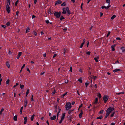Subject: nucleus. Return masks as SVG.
Listing matches in <instances>:
<instances>
[{
	"label": "nucleus",
	"instance_id": "obj_58",
	"mask_svg": "<svg viewBox=\"0 0 125 125\" xmlns=\"http://www.w3.org/2000/svg\"><path fill=\"white\" fill-rule=\"evenodd\" d=\"M33 118L34 117L32 116H31V121H33Z\"/></svg>",
	"mask_w": 125,
	"mask_h": 125
},
{
	"label": "nucleus",
	"instance_id": "obj_21",
	"mask_svg": "<svg viewBox=\"0 0 125 125\" xmlns=\"http://www.w3.org/2000/svg\"><path fill=\"white\" fill-rule=\"evenodd\" d=\"M103 118V116L102 115H101L100 116L97 117L96 118V119H101Z\"/></svg>",
	"mask_w": 125,
	"mask_h": 125
},
{
	"label": "nucleus",
	"instance_id": "obj_26",
	"mask_svg": "<svg viewBox=\"0 0 125 125\" xmlns=\"http://www.w3.org/2000/svg\"><path fill=\"white\" fill-rule=\"evenodd\" d=\"M10 21L8 22L6 24L7 26H10Z\"/></svg>",
	"mask_w": 125,
	"mask_h": 125
},
{
	"label": "nucleus",
	"instance_id": "obj_35",
	"mask_svg": "<svg viewBox=\"0 0 125 125\" xmlns=\"http://www.w3.org/2000/svg\"><path fill=\"white\" fill-rule=\"evenodd\" d=\"M67 92H66L64 94H63L62 95V97H63L64 96H65L67 94Z\"/></svg>",
	"mask_w": 125,
	"mask_h": 125
},
{
	"label": "nucleus",
	"instance_id": "obj_31",
	"mask_svg": "<svg viewBox=\"0 0 125 125\" xmlns=\"http://www.w3.org/2000/svg\"><path fill=\"white\" fill-rule=\"evenodd\" d=\"M110 0H106V2L107 3H108V5H110Z\"/></svg>",
	"mask_w": 125,
	"mask_h": 125
},
{
	"label": "nucleus",
	"instance_id": "obj_12",
	"mask_svg": "<svg viewBox=\"0 0 125 125\" xmlns=\"http://www.w3.org/2000/svg\"><path fill=\"white\" fill-rule=\"evenodd\" d=\"M83 113V112L82 110H81V113H80L79 115V117L80 118H81L82 117V115Z\"/></svg>",
	"mask_w": 125,
	"mask_h": 125
},
{
	"label": "nucleus",
	"instance_id": "obj_23",
	"mask_svg": "<svg viewBox=\"0 0 125 125\" xmlns=\"http://www.w3.org/2000/svg\"><path fill=\"white\" fill-rule=\"evenodd\" d=\"M78 81H79L80 83H82V78L80 77L79 79H78Z\"/></svg>",
	"mask_w": 125,
	"mask_h": 125
},
{
	"label": "nucleus",
	"instance_id": "obj_27",
	"mask_svg": "<svg viewBox=\"0 0 125 125\" xmlns=\"http://www.w3.org/2000/svg\"><path fill=\"white\" fill-rule=\"evenodd\" d=\"M20 87L21 89H23L24 87V86L23 85H21V84H20Z\"/></svg>",
	"mask_w": 125,
	"mask_h": 125
},
{
	"label": "nucleus",
	"instance_id": "obj_56",
	"mask_svg": "<svg viewBox=\"0 0 125 125\" xmlns=\"http://www.w3.org/2000/svg\"><path fill=\"white\" fill-rule=\"evenodd\" d=\"M64 117H63V116H62V117H61V120H63V119H64Z\"/></svg>",
	"mask_w": 125,
	"mask_h": 125
},
{
	"label": "nucleus",
	"instance_id": "obj_7",
	"mask_svg": "<svg viewBox=\"0 0 125 125\" xmlns=\"http://www.w3.org/2000/svg\"><path fill=\"white\" fill-rule=\"evenodd\" d=\"M62 3V1L60 0H58L55 3V5L56 6L57 4H61Z\"/></svg>",
	"mask_w": 125,
	"mask_h": 125
},
{
	"label": "nucleus",
	"instance_id": "obj_50",
	"mask_svg": "<svg viewBox=\"0 0 125 125\" xmlns=\"http://www.w3.org/2000/svg\"><path fill=\"white\" fill-rule=\"evenodd\" d=\"M24 121H27V117H25L24 118Z\"/></svg>",
	"mask_w": 125,
	"mask_h": 125
},
{
	"label": "nucleus",
	"instance_id": "obj_16",
	"mask_svg": "<svg viewBox=\"0 0 125 125\" xmlns=\"http://www.w3.org/2000/svg\"><path fill=\"white\" fill-rule=\"evenodd\" d=\"M6 66L8 67V68H9L10 66V64L8 61H7L6 63Z\"/></svg>",
	"mask_w": 125,
	"mask_h": 125
},
{
	"label": "nucleus",
	"instance_id": "obj_19",
	"mask_svg": "<svg viewBox=\"0 0 125 125\" xmlns=\"http://www.w3.org/2000/svg\"><path fill=\"white\" fill-rule=\"evenodd\" d=\"M98 98H96L95 99V102H94V104H97L98 103Z\"/></svg>",
	"mask_w": 125,
	"mask_h": 125
},
{
	"label": "nucleus",
	"instance_id": "obj_34",
	"mask_svg": "<svg viewBox=\"0 0 125 125\" xmlns=\"http://www.w3.org/2000/svg\"><path fill=\"white\" fill-rule=\"evenodd\" d=\"M19 0H17L15 3V5L16 6H17V4L19 2Z\"/></svg>",
	"mask_w": 125,
	"mask_h": 125
},
{
	"label": "nucleus",
	"instance_id": "obj_28",
	"mask_svg": "<svg viewBox=\"0 0 125 125\" xmlns=\"http://www.w3.org/2000/svg\"><path fill=\"white\" fill-rule=\"evenodd\" d=\"M66 49H64V52L62 54L63 55H65V54L66 52Z\"/></svg>",
	"mask_w": 125,
	"mask_h": 125
},
{
	"label": "nucleus",
	"instance_id": "obj_52",
	"mask_svg": "<svg viewBox=\"0 0 125 125\" xmlns=\"http://www.w3.org/2000/svg\"><path fill=\"white\" fill-rule=\"evenodd\" d=\"M25 66V64H24L22 66L21 69H22Z\"/></svg>",
	"mask_w": 125,
	"mask_h": 125
},
{
	"label": "nucleus",
	"instance_id": "obj_17",
	"mask_svg": "<svg viewBox=\"0 0 125 125\" xmlns=\"http://www.w3.org/2000/svg\"><path fill=\"white\" fill-rule=\"evenodd\" d=\"M121 49L122 50V52H124L125 51V49L124 47H121Z\"/></svg>",
	"mask_w": 125,
	"mask_h": 125
},
{
	"label": "nucleus",
	"instance_id": "obj_24",
	"mask_svg": "<svg viewBox=\"0 0 125 125\" xmlns=\"http://www.w3.org/2000/svg\"><path fill=\"white\" fill-rule=\"evenodd\" d=\"M116 17V16L115 15H114L111 18V20H113Z\"/></svg>",
	"mask_w": 125,
	"mask_h": 125
},
{
	"label": "nucleus",
	"instance_id": "obj_41",
	"mask_svg": "<svg viewBox=\"0 0 125 125\" xmlns=\"http://www.w3.org/2000/svg\"><path fill=\"white\" fill-rule=\"evenodd\" d=\"M45 22L47 24H48L50 23L49 21L48 20H46Z\"/></svg>",
	"mask_w": 125,
	"mask_h": 125
},
{
	"label": "nucleus",
	"instance_id": "obj_6",
	"mask_svg": "<svg viewBox=\"0 0 125 125\" xmlns=\"http://www.w3.org/2000/svg\"><path fill=\"white\" fill-rule=\"evenodd\" d=\"M28 103V101L27 99L26 98L25 99L24 101V107L25 108L27 106Z\"/></svg>",
	"mask_w": 125,
	"mask_h": 125
},
{
	"label": "nucleus",
	"instance_id": "obj_46",
	"mask_svg": "<svg viewBox=\"0 0 125 125\" xmlns=\"http://www.w3.org/2000/svg\"><path fill=\"white\" fill-rule=\"evenodd\" d=\"M88 74L89 75H91V72L90 71H89V70H88Z\"/></svg>",
	"mask_w": 125,
	"mask_h": 125
},
{
	"label": "nucleus",
	"instance_id": "obj_25",
	"mask_svg": "<svg viewBox=\"0 0 125 125\" xmlns=\"http://www.w3.org/2000/svg\"><path fill=\"white\" fill-rule=\"evenodd\" d=\"M23 106H22L21 108L20 109V113L21 114L22 113V110H23Z\"/></svg>",
	"mask_w": 125,
	"mask_h": 125
},
{
	"label": "nucleus",
	"instance_id": "obj_39",
	"mask_svg": "<svg viewBox=\"0 0 125 125\" xmlns=\"http://www.w3.org/2000/svg\"><path fill=\"white\" fill-rule=\"evenodd\" d=\"M85 84L86 87H87L89 84V83L88 82H86L85 83Z\"/></svg>",
	"mask_w": 125,
	"mask_h": 125
},
{
	"label": "nucleus",
	"instance_id": "obj_11",
	"mask_svg": "<svg viewBox=\"0 0 125 125\" xmlns=\"http://www.w3.org/2000/svg\"><path fill=\"white\" fill-rule=\"evenodd\" d=\"M56 117V115H53V116L51 117L50 118L52 120H55Z\"/></svg>",
	"mask_w": 125,
	"mask_h": 125
},
{
	"label": "nucleus",
	"instance_id": "obj_47",
	"mask_svg": "<svg viewBox=\"0 0 125 125\" xmlns=\"http://www.w3.org/2000/svg\"><path fill=\"white\" fill-rule=\"evenodd\" d=\"M1 27L5 29L6 27V26L5 25H1Z\"/></svg>",
	"mask_w": 125,
	"mask_h": 125
},
{
	"label": "nucleus",
	"instance_id": "obj_63",
	"mask_svg": "<svg viewBox=\"0 0 125 125\" xmlns=\"http://www.w3.org/2000/svg\"><path fill=\"white\" fill-rule=\"evenodd\" d=\"M100 17H102L103 15V13L102 12H100Z\"/></svg>",
	"mask_w": 125,
	"mask_h": 125
},
{
	"label": "nucleus",
	"instance_id": "obj_32",
	"mask_svg": "<svg viewBox=\"0 0 125 125\" xmlns=\"http://www.w3.org/2000/svg\"><path fill=\"white\" fill-rule=\"evenodd\" d=\"M110 114V113H109L108 111H107V110H106V115L107 116H108Z\"/></svg>",
	"mask_w": 125,
	"mask_h": 125
},
{
	"label": "nucleus",
	"instance_id": "obj_5",
	"mask_svg": "<svg viewBox=\"0 0 125 125\" xmlns=\"http://www.w3.org/2000/svg\"><path fill=\"white\" fill-rule=\"evenodd\" d=\"M10 8L9 6V5L7 4L6 6V10L8 13H9L10 11Z\"/></svg>",
	"mask_w": 125,
	"mask_h": 125
},
{
	"label": "nucleus",
	"instance_id": "obj_54",
	"mask_svg": "<svg viewBox=\"0 0 125 125\" xmlns=\"http://www.w3.org/2000/svg\"><path fill=\"white\" fill-rule=\"evenodd\" d=\"M91 53V52H90L89 51L88 52H86V54L88 55H90V54Z\"/></svg>",
	"mask_w": 125,
	"mask_h": 125
},
{
	"label": "nucleus",
	"instance_id": "obj_36",
	"mask_svg": "<svg viewBox=\"0 0 125 125\" xmlns=\"http://www.w3.org/2000/svg\"><path fill=\"white\" fill-rule=\"evenodd\" d=\"M66 5V3L65 2H64L61 5V6H65Z\"/></svg>",
	"mask_w": 125,
	"mask_h": 125
},
{
	"label": "nucleus",
	"instance_id": "obj_1",
	"mask_svg": "<svg viewBox=\"0 0 125 125\" xmlns=\"http://www.w3.org/2000/svg\"><path fill=\"white\" fill-rule=\"evenodd\" d=\"M71 104V103L69 102L67 103H66L65 107L66 108V110H68L71 108L72 107Z\"/></svg>",
	"mask_w": 125,
	"mask_h": 125
},
{
	"label": "nucleus",
	"instance_id": "obj_13",
	"mask_svg": "<svg viewBox=\"0 0 125 125\" xmlns=\"http://www.w3.org/2000/svg\"><path fill=\"white\" fill-rule=\"evenodd\" d=\"M115 46V44H114L112 46H111L112 50V51H114L115 50L114 47Z\"/></svg>",
	"mask_w": 125,
	"mask_h": 125
},
{
	"label": "nucleus",
	"instance_id": "obj_64",
	"mask_svg": "<svg viewBox=\"0 0 125 125\" xmlns=\"http://www.w3.org/2000/svg\"><path fill=\"white\" fill-rule=\"evenodd\" d=\"M79 71L81 73H82V70L81 69H79Z\"/></svg>",
	"mask_w": 125,
	"mask_h": 125
},
{
	"label": "nucleus",
	"instance_id": "obj_20",
	"mask_svg": "<svg viewBox=\"0 0 125 125\" xmlns=\"http://www.w3.org/2000/svg\"><path fill=\"white\" fill-rule=\"evenodd\" d=\"M30 30V28L29 27H28L26 29V33H27L28 32H29V31Z\"/></svg>",
	"mask_w": 125,
	"mask_h": 125
},
{
	"label": "nucleus",
	"instance_id": "obj_33",
	"mask_svg": "<svg viewBox=\"0 0 125 125\" xmlns=\"http://www.w3.org/2000/svg\"><path fill=\"white\" fill-rule=\"evenodd\" d=\"M115 114V112H114L111 115L110 117L111 118Z\"/></svg>",
	"mask_w": 125,
	"mask_h": 125
},
{
	"label": "nucleus",
	"instance_id": "obj_55",
	"mask_svg": "<svg viewBox=\"0 0 125 125\" xmlns=\"http://www.w3.org/2000/svg\"><path fill=\"white\" fill-rule=\"evenodd\" d=\"M29 89H28L27 91H26V94H28L29 93Z\"/></svg>",
	"mask_w": 125,
	"mask_h": 125
},
{
	"label": "nucleus",
	"instance_id": "obj_40",
	"mask_svg": "<svg viewBox=\"0 0 125 125\" xmlns=\"http://www.w3.org/2000/svg\"><path fill=\"white\" fill-rule=\"evenodd\" d=\"M31 101H34V100L33 99V95H31Z\"/></svg>",
	"mask_w": 125,
	"mask_h": 125
},
{
	"label": "nucleus",
	"instance_id": "obj_22",
	"mask_svg": "<svg viewBox=\"0 0 125 125\" xmlns=\"http://www.w3.org/2000/svg\"><path fill=\"white\" fill-rule=\"evenodd\" d=\"M13 119L15 121H16L17 120V118L16 115H15L13 117Z\"/></svg>",
	"mask_w": 125,
	"mask_h": 125
},
{
	"label": "nucleus",
	"instance_id": "obj_4",
	"mask_svg": "<svg viewBox=\"0 0 125 125\" xmlns=\"http://www.w3.org/2000/svg\"><path fill=\"white\" fill-rule=\"evenodd\" d=\"M114 110V107H109L106 110L110 113Z\"/></svg>",
	"mask_w": 125,
	"mask_h": 125
},
{
	"label": "nucleus",
	"instance_id": "obj_51",
	"mask_svg": "<svg viewBox=\"0 0 125 125\" xmlns=\"http://www.w3.org/2000/svg\"><path fill=\"white\" fill-rule=\"evenodd\" d=\"M83 106V104H81L79 106V108L78 109V110L79 109H80V108H81V107H82Z\"/></svg>",
	"mask_w": 125,
	"mask_h": 125
},
{
	"label": "nucleus",
	"instance_id": "obj_9",
	"mask_svg": "<svg viewBox=\"0 0 125 125\" xmlns=\"http://www.w3.org/2000/svg\"><path fill=\"white\" fill-rule=\"evenodd\" d=\"M118 71H120V72H122V71L120 69H115L113 71V72L114 73H115V72H117Z\"/></svg>",
	"mask_w": 125,
	"mask_h": 125
},
{
	"label": "nucleus",
	"instance_id": "obj_60",
	"mask_svg": "<svg viewBox=\"0 0 125 125\" xmlns=\"http://www.w3.org/2000/svg\"><path fill=\"white\" fill-rule=\"evenodd\" d=\"M19 11H17V12H16V15L17 16H18V14H19Z\"/></svg>",
	"mask_w": 125,
	"mask_h": 125
},
{
	"label": "nucleus",
	"instance_id": "obj_2",
	"mask_svg": "<svg viewBox=\"0 0 125 125\" xmlns=\"http://www.w3.org/2000/svg\"><path fill=\"white\" fill-rule=\"evenodd\" d=\"M53 14L54 16L56 17L57 18H59L61 16V12H58V11H54Z\"/></svg>",
	"mask_w": 125,
	"mask_h": 125
},
{
	"label": "nucleus",
	"instance_id": "obj_45",
	"mask_svg": "<svg viewBox=\"0 0 125 125\" xmlns=\"http://www.w3.org/2000/svg\"><path fill=\"white\" fill-rule=\"evenodd\" d=\"M84 44V43H82L80 46V48H82L83 47V45Z\"/></svg>",
	"mask_w": 125,
	"mask_h": 125
},
{
	"label": "nucleus",
	"instance_id": "obj_49",
	"mask_svg": "<svg viewBox=\"0 0 125 125\" xmlns=\"http://www.w3.org/2000/svg\"><path fill=\"white\" fill-rule=\"evenodd\" d=\"M97 77L96 76H93V79H94V80H95L96 79V78Z\"/></svg>",
	"mask_w": 125,
	"mask_h": 125
},
{
	"label": "nucleus",
	"instance_id": "obj_48",
	"mask_svg": "<svg viewBox=\"0 0 125 125\" xmlns=\"http://www.w3.org/2000/svg\"><path fill=\"white\" fill-rule=\"evenodd\" d=\"M55 93V90H54L52 92V95H54Z\"/></svg>",
	"mask_w": 125,
	"mask_h": 125
},
{
	"label": "nucleus",
	"instance_id": "obj_10",
	"mask_svg": "<svg viewBox=\"0 0 125 125\" xmlns=\"http://www.w3.org/2000/svg\"><path fill=\"white\" fill-rule=\"evenodd\" d=\"M63 11L62 12V14H65L66 12V8H64L63 9H62Z\"/></svg>",
	"mask_w": 125,
	"mask_h": 125
},
{
	"label": "nucleus",
	"instance_id": "obj_59",
	"mask_svg": "<svg viewBox=\"0 0 125 125\" xmlns=\"http://www.w3.org/2000/svg\"><path fill=\"white\" fill-rule=\"evenodd\" d=\"M56 56H57V54H54L53 56V58H54Z\"/></svg>",
	"mask_w": 125,
	"mask_h": 125
},
{
	"label": "nucleus",
	"instance_id": "obj_37",
	"mask_svg": "<svg viewBox=\"0 0 125 125\" xmlns=\"http://www.w3.org/2000/svg\"><path fill=\"white\" fill-rule=\"evenodd\" d=\"M111 6L110 5H108V6L107 7H106V8L105 9L107 10V9L109 8Z\"/></svg>",
	"mask_w": 125,
	"mask_h": 125
},
{
	"label": "nucleus",
	"instance_id": "obj_29",
	"mask_svg": "<svg viewBox=\"0 0 125 125\" xmlns=\"http://www.w3.org/2000/svg\"><path fill=\"white\" fill-rule=\"evenodd\" d=\"M64 19V18L63 16H61L60 18V20L61 21H62V20Z\"/></svg>",
	"mask_w": 125,
	"mask_h": 125
},
{
	"label": "nucleus",
	"instance_id": "obj_61",
	"mask_svg": "<svg viewBox=\"0 0 125 125\" xmlns=\"http://www.w3.org/2000/svg\"><path fill=\"white\" fill-rule=\"evenodd\" d=\"M72 67H70V70H69V71H70L71 72H72Z\"/></svg>",
	"mask_w": 125,
	"mask_h": 125
},
{
	"label": "nucleus",
	"instance_id": "obj_57",
	"mask_svg": "<svg viewBox=\"0 0 125 125\" xmlns=\"http://www.w3.org/2000/svg\"><path fill=\"white\" fill-rule=\"evenodd\" d=\"M64 117H63V116H62V117H61V120H63V119H64Z\"/></svg>",
	"mask_w": 125,
	"mask_h": 125
},
{
	"label": "nucleus",
	"instance_id": "obj_30",
	"mask_svg": "<svg viewBox=\"0 0 125 125\" xmlns=\"http://www.w3.org/2000/svg\"><path fill=\"white\" fill-rule=\"evenodd\" d=\"M10 82V80L9 79H8L6 81V83L7 84L9 83Z\"/></svg>",
	"mask_w": 125,
	"mask_h": 125
},
{
	"label": "nucleus",
	"instance_id": "obj_42",
	"mask_svg": "<svg viewBox=\"0 0 125 125\" xmlns=\"http://www.w3.org/2000/svg\"><path fill=\"white\" fill-rule=\"evenodd\" d=\"M110 31H109L108 32L107 34V35L106 36V37H108V36H109V35L110 34Z\"/></svg>",
	"mask_w": 125,
	"mask_h": 125
},
{
	"label": "nucleus",
	"instance_id": "obj_38",
	"mask_svg": "<svg viewBox=\"0 0 125 125\" xmlns=\"http://www.w3.org/2000/svg\"><path fill=\"white\" fill-rule=\"evenodd\" d=\"M104 112V110H102L99 113V114H102Z\"/></svg>",
	"mask_w": 125,
	"mask_h": 125
},
{
	"label": "nucleus",
	"instance_id": "obj_62",
	"mask_svg": "<svg viewBox=\"0 0 125 125\" xmlns=\"http://www.w3.org/2000/svg\"><path fill=\"white\" fill-rule=\"evenodd\" d=\"M67 30V29L66 28H64L63 29V30L64 32L66 31Z\"/></svg>",
	"mask_w": 125,
	"mask_h": 125
},
{
	"label": "nucleus",
	"instance_id": "obj_14",
	"mask_svg": "<svg viewBox=\"0 0 125 125\" xmlns=\"http://www.w3.org/2000/svg\"><path fill=\"white\" fill-rule=\"evenodd\" d=\"M99 56H97L96 58L95 57L94 58V59L95 61L96 62H98V60L97 59H99Z\"/></svg>",
	"mask_w": 125,
	"mask_h": 125
},
{
	"label": "nucleus",
	"instance_id": "obj_18",
	"mask_svg": "<svg viewBox=\"0 0 125 125\" xmlns=\"http://www.w3.org/2000/svg\"><path fill=\"white\" fill-rule=\"evenodd\" d=\"M74 110V109H73L71 110H69V111L68 112V114L69 115H70L71 114V112L72 111H73Z\"/></svg>",
	"mask_w": 125,
	"mask_h": 125
},
{
	"label": "nucleus",
	"instance_id": "obj_53",
	"mask_svg": "<svg viewBox=\"0 0 125 125\" xmlns=\"http://www.w3.org/2000/svg\"><path fill=\"white\" fill-rule=\"evenodd\" d=\"M101 8L102 9H103L105 8V9L106 6H103L101 7Z\"/></svg>",
	"mask_w": 125,
	"mask_h": 125
},
{
	"label": "nucleus",
	"instance_id": "obj_44",
	"mask_svg": "<svg viewBox=\"0 0 125 125\" xmlns=\"http://www.w3.org/2000/svg\"><path fill=\"white\" fill-rule=\"evenodd\" d=\"M19 85V83H17L16 84L13 86V88H15L16 86Z\"/></svg>",
	"mask_w": 125,
	"mask_h": 125
},
{
	"label": "nucleus",
	"instance_id": "obj_15",
	"mask_svg": "<svg viewBox=\"0 0 125 125\" xmlns=\"http://www.w3.org/2000/svg\"><path fill=\"white\" fill-rule=\"evenodd\" d=\"M21 52H19L18 55L17 59H19L21 54Z\"/></svg>",
	"mask_w": 125,
	"mask_h": 125
},
{
	"label": "nucleus",
	"instance_id": "obj_3",
	"mask_svg": "<svg viewBox=\"0 0 125 125\" xmlns=\"http://www.w3.org/2000/svg\"><path fill=\"white\" fill-rule=\"evenodd\" d=\"M109 97L106 95H105L103 97V100L104 101V103H105L109 99Z\"/></svg>",
	"mask_w": 125,
	"mask_h": 125
},
{
	"label": "nucleus",
	"instance_id": "obj_43",
	"mask_svg": "<svg viewBox=\"0 0 125 125\" xmlns=\"http://www.w3.org/2000/svg\"><path fill=\"white\" fill-rule=\"evenodd\" d=\"M98 96L100 98L101 97V94L99 93L98 95Z\"/></svg>",
	"mask_w": 125,
	"mask_h": 125
},
{
	"label": "nucleus",
	"instance_id": "obj_8",
	"mask_svg": "<svg viewBox=\"0 0 125 125\" xmlns=\"http://www.w3.org/2000/svg\"><path fill=\"white\" fill-rule=\"evenodd\" d=\"M66 11H67V14L68 15H69L71 14V12L70 11V10H69V8L68 7H67L66 8Z\"/></svg>",
	"mask_w": 125,
	"mask_h": 125
}]
</instances>
